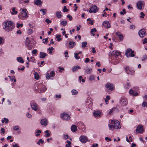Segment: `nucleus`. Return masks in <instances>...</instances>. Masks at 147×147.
<instances>
[{
	"label": "nucleus",
	"mask_w": 147,
	"mask_h": 147,
	"mask_svg": "<svg viewBox=\"0 0 147 147\" xmlns=\"http://www.w3.org/2000/svg\"><path fill=\"white\" fill-rule=\"evenodd\" d=\"M5 28L3 27L6 31L9 32L12 31L15 27L13 23L11 21H7L5 22Z\"/></svg>",
	"instance_id": "obj_1"
},
{
	"label": "nucleus",
	"mask_w": 147,
	"mask_h": 147,
	"mask_svg": "<svg viewBox=\"0 0 147 147\" xmlns=\"http://www.w3.org/2000/svg\"><path fill=\"white\" fill-rule=\"evenodd\" d=\"M121 54V52L119 51H113L111 53H109V56H111V59H113V57L115 58V60L116 61V62L117 63H118L119 62V60H118L117 58L118 56H119Z\"/></svg>",
	"instance_id": "obj_2"
},
{
	"label": "nucleus",
	"mask_w": 147,
	"mask_h": 147,
	"mask_svg": "<svg viewBox=\"0 0 147 147\" xmlns=\"http://www.w3.org/2000/svg\"><path fill=\"white\" fill-rule=\"evenodd\" d=\"M111 123H113L114 128L116 129H119L121 128V126L119 121H115L113 120L111 121Z\"/></svg>",
	"instance_id": "obj_3"
},
{
	"label": "nucleus",
	"mask_w": 147,
	"mask_h": 147,
	"mask_svg": "<svg viewBox=\"0 0 147 147\" xmlns=\"http://www.w3.org/2000/svg\"><path fill=\"white\" fill-rule=\"evenodd\" d=\"M61 117L62 119L65 120H68L70 119V118L69 115L66 113H63V114H61Z\"/></svg>",
	"instance_id": "obj_4"
},
{
	"label": "nucleus",
	"mask_w": 147,
	"mask_h": 147,
	"mask_svg": "<svg viewBox=\"0 0 147 147\" xmlns=\"http://www.w3.org/2000/svg\"><path fill=\"white\" fill-rule=\"evenodd\" d=\"M32 109L34 111H36L38 109V105L35 102L31 101L30 103Z\"/></svg>",
	"instance_id": "obj_5"
},
{
	"label": "nucleus",
	"mask_w": 147,
	"mask_h": 147,
	"mask_svg": "<svg viewBox=\"0 0 147 147\" xmlns=\"http://www.w3.org/2000/svg\"><path fill=\"white\" fill-rule=\"evenodd\" d=\"M98 8L96 6L94 5L91 7L89 10V12L90 13H95L98 11Z\"/></svg>",
	"instance_id": "obj_6"
},
{
	"label": "nucleus",
	"mask_w": 147,
	"mask_h": 147,
	"mask_svg": "<svg viewBox=\"0 0 147 147\" xmlns=\"http://www.w3.org/2000/svg\"><path fill=\"white\" fill-rule=\"evenodd\" d=\"M105 87L111 91L113 90L115 88L113 84L110 82L107 83L105 85Z\"/></svg>",
	"instance_id": "obj_7"
},
{
	"label": "nucleus",
	"mask_w": 147,
	"mask_h": 147,
	"mask_svg": "<svg viewBox=\"0 0 147 147\" xmlns=\"http://www.w3.org/2000/svg\"><path fill=\"white\" fill-rule=\"evenodd\" d=\"M125 71L127 74L130 75H132L134 74V71L131 69L129 67L127 66H126L125 68Z\"/></svg>",
	"instance_id": "obj_8"
},
{
	"label": "nucleus",
	"mask_w": 147,
	"mask_h": 147,
	"mask_svg": "<svg viewBox=\"0 0 147 147\" xmlns=\"http://www.w3.org/2000/svg\"><path fill=\"white\" fill-rule=\"evenodd\" d=\"M34 86L35 90H37L38 89L40 91L41 90L42 87L45 88V86L42 84L41 83H38L37 84H36Z\"/></svg>",
	"instance_id": "obj_9"
},
{
	"label": "nucleus",
	"mask_w": 147,
	"mask_h": 147,
	"mask_svg": "<svg viewBox=\"0 0 147 147\" xmlns=\"http://www.w3.org/2000/svg\"><path fill=\"white\" fill-rule=\"evenodd\" d=\"M143 3H144V2L142 1H139L137 3L136 5L138 9L140 10L142 9Z\"/></svg>",
	"instance_id": "obj_10"
},
{
	"label": "nucleus",
	"mask_w": 147,
	"mask_h": 147,
	"mask_svg": "<svg viewBox=\"0 0 147 147\" xmlns=\"http://www.w3.org/2000/svg\"><path fill=\"white\" fill-rule=\"evenodd\" d=\"M136 131L139 133H142L144 131L143 127L141 125H138L136 129Z\"/></svg>",
	"instance_id": "obj_11"
},
{
	"label": "nucleus",
	"mask_w": 147,
	"mask_h": 147,
	"mask_svg": "<svg viewBox=\"0 0 147 147\" xmlns=\"http://www.w3.org/2000/svg\"><path fill=\"white\" fill-rule=\"evenodd\" d=\"M102 25L106 28H110L111 27V25L110 24L109 21H104L102 23Z\"/></svg>",
	"instance_id": "obj_12"
},
{
	"label": "nucleus",
	"mask_w": 147,
	"mask_h": 147,
	"mask_svg": "<svg viewBox=\"0 0 147 147\" xmlns=\"http://www.w3.org/2000/svg\"><path fill=\"white\" fill-rule=\"evenodd\" d=\"M146 32L145 31V30L144 29H142L139 31L138 34L142 38L145 36Z\"/></svg>",
	"instance_id": "obj_13"
},
{
	"label": "nucleus",
	"mask_w": 147,
	"mask_h": 147,
	"mask_svg": "<svg viewBox=\"0 0 147 147\" xmlns=\"http://www.w3.org/2000/svg\"><path fill=\"white\" fill-rule=\"evenodd\" d=\"M80 140L81 142L85 143L87 141V138L84 136H82L80 137Z\"/></svg>",
	"instance_id": "obj_14"
},
{
	"label": "nucleus",
	"mask_w": 147,
	"mask_h": 147,
	"mask_svg": "<svg viewBox=\"0 0 147 147\" xmlns=\"http://www.w3.org/2000/svg\"><path fill=\"white\" fill-rule=\"evenodd\" d=\"M120 102L123 106H125L127 105L128 102L127 99L123 98L120 100Z\"/></svg>",
	"instance_id": "obj_15"
},
{
	"label": "nucleus",
	"mask_w": 147,
	"mask_h": 147,
	"mask_svg": "<svg viewBox=\"0 0 147 147\" xmlns=\"http://www.w3.org/2000/svg\"><path fill=\"white\" fill-rule=\"evenodd\" d=\"M27 10L25 9H22V16L24 18H27L28 16L27 15L26 13Z\"/></svg>",
	"instance_id": "obj_16"
},
{
	"label": "nucleus",
	"mask_w": 147,
	"mask_h": 147,
	"mask_svg": "<svg viewBox=\"0 0 147 147\" xmlns=\"http://www.w3.org/2000/svg\"><path fill=\"white\" fill-rule=\"evenodd\" d=\"M93 115L96 118H98L100 117L101 112L99 111H95L93 113Z\"/></svg>",
	"instance_id": "obj_17"
},
{
	"label": "nucleus",
	"mask_w": 147,
	"mask_h": 147,
	"mask_svg": "<svg viewBox=\"0 0 147 147\" xmlns=\"http://www.w3.org/2000/svg\"><path fill=\"white\" fill-rule=\"evenodd\" d=\"M85 102L86 105H92V99L89 98L86 100Z\"/></svg>",
	"instance_id": "obj_18"
},
{
	"label": "nucleus",
	"mask_w": 147,
	"mask_h": 147,
	"mask_svg": "<svg viewBox=\"0 0 147 147\" xmlns=\"http://www.w3.org/2000/svg\"><path fill=\"white\" fill-rule=\"evenodd\" d=\"M41 124L44 126H46L47 124V120L46 119H44L41 120L40 121Z\"/></svg>",
	"instance_id": "obj_19"
},
{
	"label": "nucleus",
	"mask_w": 147,
	"mask_h": 147,
	"mask_svg": "<svg viewBox=\"0 0 147 147\" xmlns=\"http://www.w3.org/2000/svg\"><path fill=\"white\" fill-rule=\"evenodd\" d=\"M118 109L116 107H114L111 109L109 112V114L111 115L113 112H118Z\"/></svg>",
	"instance_id": "obj_20"
},
{
	"label": "nucleus",
	"mask_w": 147,
	"mask_h": 147,
	"mask_svg": "<svg viewBox=\"0 0 147 147\" xmlns=\"http://www.w3.org/2000/svg\"><path fill=\"white\" fill-rule=\"evenodd\" d=\"M76 43L73 41H70L69 43V47L70 49H72L75 46Z\"/></svg>",
	"instance_id": "obj_21"
},
{
	"label": "nucleus",
	"mask_w": 147,
	"mask_h": 147,
	"mask_svg": "<svg viewBox=\"0 0 147 147\" xmlns=\"http://www.w3.org/2000/svg\"><path fill=\"white\" fill-rule=\"evenodd\" d=\"M47 55L46 53L43 52H40V58H45L46 56Z\"/></svg>",
	"instance_id": "obj_22"
},
{
	"label": "nucleus",
	"mask_w": 147,
	"mask_h": 147,
	"mask_svg": "<svg viewBox=\"0 0 147 147\" xmlns=\"http://www.w3.org/2000/svg\"><path fill=\"white\" fill-rule=\"evenodd\" d=\"M71 131L73 132H75L77 130V126L75 125H72L71 127Z\"/></svg>",
	"instance_id": "obj_23"
},
{
	"label": "nucleus",
	"mask_w": 147,
	"mask_h": 147,
	"mask_svg": "<svg viewBox=\"0 0 147 147\" xmlns=\"http://www.w3.org/2000/svg\"><path fill=\"white\" fill-rule=\"evenodd\" d=\"M34 3L37 5H41L42 3V1L41 0H36L34 1Z\"/></svg>",
	"instance_id": "obj_24"
},
{
	"label": "nucleus",
	"mask_w": 147,
	"mask_h": 147,
	"mask_svg": "<svg viewBox=\"0 0 147 147\" xmlns=\"http://www.w3.org/2000/svg\"><path fill=\"white\" fill-rule=\"evenodd\" d=\"M85 72L87 74H90L92 72V69L91 68H87L86 69H84Z\"/></svg>",
	"instance_id": "obj_25"
},
{
	"label": "nucleus",
	"mask_w": 147,
	"mask_h": 147,
	"mask_svg": "<svg viewBox=\"0 0 147 147\" xmlns=\"http://www.w3.org/2000/svg\"><path fill=\"white\" fill-rule=\"evenodd\" d=\"M17 60L21 63H24V61L21 57H18L17 58Z\"/></svg>",
	"instance_id": "obj_26"
},
{
	"label": "nucleus",
	"mask_w": 147,
	"mask_h": 147,
	"mask_svg": "<svg viewBox=\"0 0 147 147\" xmlns=\"http://www.w3.org/2000/svg\"><path fill=\"white\" fill-rule=\"evenodd\" d=\"M80 68L81 67L80 66L77 65L73 67L72 70L73 72H74L77 71L78 69H80Z\"/></svg>",
	"instance_id": "obj_27"
},
{
	"label": "nucleus",
	"mask_w": 147,
	"mask_h": 147,
	"mask_svg": "<svg viewBox=\"0 0 147 147\" xmlns=\"http://www.w3.org/2000/svg\"><path fill=\"white\" fill-rule=\"evenodd\" d=\"M31 42V40L29 39L28 37H27L26 39L25 45L30 44Z\"/></svg>",
	"instance_id": "obj_28"
},
{
	"label": "nucleus",
	"mask_w": 147,
	"mask_h": 147,
	"mask_svg": "<svg viewBox=\"0 0 147 147\" xmlns=\"http://www.w3.org/2000/svg\"><path fill=\"white\" fill-rule=\"evenodd\" d=\"M61 11H58L56 12V15L58 18H61L62 16V15L61 14Z\"/></svg>",
	"instance_id": "obj_29"
},
{
	"label": "nucleus",
	"mask_w": 147,
	"mask_h": 147,
	"mask_svg": "<svg viewBox=\"0 0 147 147\" xmlns=\"http://www.w3.org/2000/svg\"><path fill=\"white\" fill-rule=\"evenodd\" d=\"M132 50L130 48H128L127 49L126 51V53H125V55L127 56V57H129V55L128 54Z\"/></svg>",
	"instance_id": "obj_30"
},
{
	"label": "nucleus",
	"mask_w": 147,
	"mask_h": 147,
	"mask_svg": "<svg viewBox=\"0 0 147 147\" xmlns=\"http://www.w3.org/2000/svg\"><path fill=\"white\" fill-rule=\"evenodd\" d=\"M96 29L95 28H94L93 29L91 30L90 31V34L93 36H94L95 35L94 32H96Z\"/></svg>",
	"instance_id": "obj_31"
},
{
	"label": "nucleus",
	"mask_w": 147,
	"mask_h": 147,
	"mask_svg": "<svg viewBox=\"0 0 147 147\" xmlns=\"http://www.w3.org/2000/svg\"><path fill=\"white\" fill-rule=\"evenodd\" d=\"M34 78L37 80H38L39 79V76L37 72H35L34 74Z\"/></svg>",
	"instance_id": "obj_32"
},
{
	"label": "nucleus",
	"mask_w": 147,
	"mask_h": 147,
	"mask_svg": "<svg viewBox=\"0 0 147 147\" xmlns=\"http://www.w3.org/2000/svg\"><path fill=\"white\" fill-rule=\"evenodd\" d=\"M72 95H77L78 94L77 91L75 89L72 90L71 92Z\"/></svg>",
	"instance_id": "obj_33"
},
{
	"label": "nucleus",
	"mask_w": 147,
	"mask_h": 147,
	"mask_svg": "<svg viewBox=\"0 0 147 147\" xmlns=\"http://www.w3.org/2000/svg\"><path fill=\"white\" fill-rule=\"evenodd\" d=\"M4 119H2L1 120L2 123H3L5 122V123H7L9 122V120L8 119L6 118H4Z\"/></svg>",
	"instance_id": "obj_34"
},
{
	"label": "nucleus",
	"mask_w": 147,
	"mask_h": 147,
	"mask_svg": "<svg viewBox=\"0 0 147 147\" xmlns=\"http://www.w3.org/2000/svg\"><path fill=\"white\" fill-rule=\"evenodd\" d=\"M61 35L58 34L56 35V38L57 39V40L58 41H61L62 40V38H61Z\"/></svg>",
	"instance_id": "obj_35"
},
{
	"label": "nucleus",
	"mask_w": 147,
	"mask_h": 147,
	"mask_svg": "<svg viewBox=\"0 0 147 147\" xmlns=\"http://www.w3.org/2000/svg\"><path fill=\"white\" fill-rule=\"evenodd\" d=\"M66 142L67 144H66L65 145L66 147H71V142L69 140H67Z\"/></svg>",
	"instance_id": "obj_36"
},
{
	"label": "nucleus",
	"mask_w": 147,
	"mask_h": 147,
	"mask_svg": "<svg viewBox=\"0 0 147 147\" xmlns=\"http://www.w3.org/2000/svg\"><path fill=\"white\" fill-rule=\"evenodd\" d=\"M40 11L42 12L43 15H45L47 12V10L46 9H42L40 10Z\"/></svg>",
	"instance_id": "obj_37"
},
{
	"label": "nucleus",
	"mask_w": 147,
	"mask_h": 147,
	"mask_svg": "<svg viewBox=\"0 0 147 147\" xmlns=\"http://www.w3.org/2000/svg\"><path fill=\"white\" fill-rule=\"evenodd\" d=\"M46 133L45 134V136L46 137H48L50 136V133H49V131L48 130H47L45 131Z\"/></svg>",
	"instance_id": "obj_38"
},
{
	"label": "nucleus",
	"mask_w": 147,
	"mask_h": 147,
	"mask_svg": "<svg viewBox=\"0 0 147 147\" xmlns=\"http://www.w3.org/2000/svg\"><path fill=\"white\" fill-rule=\"evenodd\" d=\"M50 77H53L55 76V73L54 71H52L50 72Z\"/></svg>",
	"instance_id": "obj_39"
},
{
	"label": "nucleus",
	"mask_w": 147,
	"mask_h": 147,
	"mask_svg": "<svg viewBox=\"0 0 147 147\" xmlns=\"http://www.w3.org/2000/svg\"><path fill=\"white\" fill-rule=\"evenodd\" d=\"M87 45V43L86 42H82V48H84L86 47Z\"/></svg>",
	"instance_id": "obj_40"
},
{
	"label": "nucleus",
	"mask_w": 147,
	"mask_h": 147,
	"mask_svg": "<svg viewBox=\"0 0 147 147\" xmlns=\"http://www.w3.org/2000/svg\"><path fill=\"white\" fill-rule=\"evenodd\" d=\"M44 88L43 87H42V88H41V90H40V92H43L47 90V88L45 86V88Z\"/></svg>",
	"instance_id": "obj_41"
},
{
	"label": "nucleus",
	"mask_w": 147,
	"mask_h": 147,
	"mask_svg": "<svg viewBox=\"0 0 147 147\" xmlns=\"http://www.w3.org/2000/svg\"><path fill=\"white\" fill-rule=\"evenodd\" d=\"M15 8L13 7L12 9V10L13 11V12L11 13V14L12 15H14V14H16L18 13V11H17L15 10Z\"/></svg>",
	"instance_id": "obj_42"
},
{
	"label": "nucleus",
	"mask_w": 147,
	"mask_h": 147,
	"mask_svg": "<svg viewBox=\"0 0 147 147\" xmlns=\"http://www.w3.org/2000/svg\"><path fill=\"white\" fill-rule=\"evenodd\" d=\"M44 142V140H42L41 139H40L39 140V141L37 143V144L38 145H40V143L41 144H43Z\"/></svg>",
	"instance_id": "obj_43"
},
{
	"label": "nucleus",
	"mask_w": 147,
	"mask_h": 147,
	"mask_svg": "<svg viewBox=\"0 0 147 147\" xmlns=\"http://www.w3.org/2000/svg\"><path fill=\"white\" fill-rule=\"evenodd\" d=\"M74 54L75 57L76 59H78L80 58V57L78 56V55H79V53H75Z\"/></svg>",
	"instance_id": "obj_44"
},
{
	"label": "nucleus",
	"mask_w": 147,
	"mask_h": 147,
	"mask_svg": "<svg viewBox=\"0 0 147 147\" xmlns=\"http://www.w3.org/2000/svg\"><path fill=\"white\" fill-rule=\"evenodd\" d=\"M49 39V38H46L45 39H44L42 40L43 42V43H46L47 44L48 43V40Z\"/></svg>",
	"instance_id": "obj_45"
},
{
	"label": "nucleus",
	"mask_w": 147,
	"mask_h": 147,
	"mask_svg": "<svg viewBox=\"0 0 147 147\" xmlns=\"http://www.w3.org/2000/svg\"><path fill=\"white\" fill-rule=\"evenodd\" d=\"M69 138V136L68 135L63 134V138L64 140H67Z\"/></svg>",
	"instance_id": "obj_46"
},
{
	"label": "nucleus",
	"mask_w": 147,
	"mask_h": 147,
	"mask_svg": "<svg viewBox=\"0 0 147 147\" xmlns=\"http://www.w3.org/2000/svg\"><path fill=\"white\" fill-rule=\"evenodd\" d=\"M79 80H80V82L82 81V82L83 83L85 82V80L82 78V77L81 76H80L79 77Z\"/></svg>",
	"instance_id": "obj_47"
},
{
	"label": "nucleus",
	"mask_w": 147,
	"mask_h": 147,
	"mask_svg": "<svg viewBox=\"0 0 147 147\" xmlns=\"http://www.w3.org/2000/svg\"><path fill=\"white\" fill-rule=\"evenodd\" d=\"M131 53L129 55V57H133L135 55L134 54V51H131Z\"/></svg>",
	"instance_id": "obj_48"
},
{
	"label": "nucleus",
	"mask_w": 147,
	"mask_h": 147,
	"mask_svg": "<svg viewBox=\"0 0 147 147\" xmlns=\"http://www.w3.org/2000/svg\"><path fill=\"white\" fill-rule=\"evenodd\" d=\"M94 79V76L93 75H92L89 78V80L90 81H91L92 80H93Z\"/></svg>",
	"instance_id": "obj_49"
},
{
	"label": "nucleus",
	"mask_w": 147,
	"mask_h": 147,
	"mask_svg": "<svg viewBox=\"0 0 147 147\" xmlns=\"http://www.w3.org/2000/svg\"><path fill=\"white\" fill-rule=\"evenodd\" d=\"M67 23V22L66 21H62L61 22V24L64 26H65Z\"/></svg>",
	"instance_id": "obj_50"
},
{
	"label": "nucleus",
	"mask_w": 147,
	"mask_h": 147,
	"mask_svg": "<svg viewBox=\"0 0 147 147\" xmlns=\"http://www.w3.org/2000/svg\"><path fill=\"white\" fill-rule=\"evenodd\" d=\"M46 77L47 79H49L51 77L50 76V73H47L46 75Z\"/></svg>",
	"instance_id": "obj_51"
},
{
	"label": "nucleus",
	"mask_w": 147,
	"mask_h": 147,
	"mask_svg": "<svg viewBox=\"0 0 147 147\" xmlns=\"http://www.w3.org/2000/svg\"><path fill=\"white\" fill-rule=\"evenodd\" d=\"M27 47V48L29 50H31L32 48V47L31 45L30 44L29 45H26Z\"/></svg>",
	"instance_id": "obj_52"
},
{
	"label": "nucleus",
	"mask_w": 147,
	"mask_h": 147,
	"mask_svg": "<svg viewBox=\"0 0 147 147\" xmlns=\"http://www.w3.org/2000/svg\"><path fill=\"white\" fill-rule=\"evenodd\" d=\"M27 32L28 34H30L33 33V31L32 29H29L28 30Z\"/></svg>",
	"instance_id": "obj_53"
},
{
	"label": "nucleus",
	"mask_w": 147,
	"mask_h": 147,
	"mask_svg": "<svg viewBox=\"0 0 147 147\" xmlns=\"http://www.w3.org/2000/svg\"><path fill=\"white\" fill-rule=\"evenodd\" d=\"M54 49V48L53 47H51V48H49L48 50L49 51V53L51 54L52 53V51Z\"/></svg>",
	"instance_id": "obj_54"
},
{
	"label": "nucleus",
	"mask_w": 147,
	"mask_h": 147,
	"mask_svg": "<svg viewBox=\"0 0 147 147\" xmlns=\"http://www.w3.org/2000/svg\"><path fill=\"white\" fill-rule=\"evenodd\" d=\"M30 59H31L30 60H29V61L34 62V61L35 60V59L33 57H30Z\"/></svg>",
	"instance_id": "obj_55"
},
{
	"label": "nucleus",
	"mask_w": 147,
	"mask_h": 147,
	"mask_svg": "<svg viewBox=\"0 0 147 147\" xmlns=\"http://www.w3.org/2000/svg\"><path fill=\"white\" fill-rule=\"evenodd\" d=\"M120 41H122L123 38V36L122 34L118 36Z\"/></svg>",
	"instance_id": "obj_56"
},
{
	"label": "nucleus",
	"mask_w": 147,
	"mask_h": 147,
	"mask_svg": "<svg viewBox=\"0 0 147 147\" xmlns=\"http://www.w3.org/2000/svg\"><path fill=\"white\" fill-rule=\"evenodd\" d=\"M69 10L68 9H67L66 7V6H64L63 7V11L64 12H67Z\"/></svg>",
	"instance_id": "obj_57"
},
{
	"label": "nucleus",
	"mask_w": 147,
	"mask_h": 147,
	"mask_svg": "<svg viewBox=\"0 0 147 147\" xmlns=\"http://www.w3.org/2000/svg\"><path fill=\"white\" fill-rule=\"evenodd\" d=\"M142 106L143 107H147V102L146 101L143 102L142 104Z\"/></svg>",
	"instance_id": "obj_58"
},
{
	"label": "nucleus",
	"mask_w": 147,
	"mask_h": 147,
	"mask_svg": "<svg viewBox=\"0 0 147 147\" xmlns=\"http://www.w3.org/2000/svg\"><path fill=\"white\" fill-rule=\"evenodd\" d=\"M23 26V24H20L19 23H17V27L18 28H20V27H22Z\"/></svg>",
	"instance_id": "obj_59"
},
{
	"label": "nucleus",
	"mask_w": 147,
	"mask_h": 147,
	"mask_svg": "<svg viewBox=\"0 0 147 147\" xmlns=\"http://www.w3.org/2000/svg\"><path fill=\"white\" fill-rule=\"evenodd\" d=\"M19 127L18 125L15 126L13 127L14 129L16 130H18L19 129Z\"/></svg>",
	"instance_id": "obj_60"
},
{
	"label": "nucleus",
	"mask_w": 147,
	"mask_h": 147,
	"mask_svg": "<svg viewBox=\"0 0 147 147\" xmlns=\"http://www.w3.org/2000/svg\"><path fill=\"white\" fill-rule=\"evenodd\" d=\"M45 22L47 23V24H49L50 23H51V20H50L49 19L47 18L45 20Z\"/></svg>",
	"instance_id": "obj_61"
},
{
	"label": "nucleus",
	"mask_w": 147,
	"mask_h": 147,
	"mask_svg": "<svg viewBox=\"0 0 147 147\" xmlns=\"http://www.w3.org/2000/svg\"><path fill=\"white\" fill-rule=\"evenodd\" d=\"M67 17L69 19V20L70 21H71L72 20V17L70 15L68 14L67 15Z\"/></svg>",
	"instance_id": "obj_62"
},
{
	"label": "nucleus",
	"mask_w": 147,
	"mask_h": 147,
	"mask_svg": "<svg viewBox=\"0 0 147 147\" xmlns=\"http://www.w3.org/2000/svg\"><path fill=\"white\" fill-rule=\"evenodd\" d=\"M26 116L28 118H31L32 117V115L30 114L29 113H26Z\"/></svg>",
	"instance_id": "obj_63"
},
{
	"label": "nucleus",
	"mask_w": 147,
	"mask_h": 147,
	"mask_svg": "<svg viewBox=\"0 0 147 147\" xmlns=\"http://www.w3.org/2000/svg\"><path fill=\"white\" fill-rule=\"evenodd\" d=\"M135 26L134 25H131L130 26V29H134L135 28Z\"/></svg>",
	"instance_id": "obj_64"
}]
</instances>
